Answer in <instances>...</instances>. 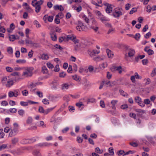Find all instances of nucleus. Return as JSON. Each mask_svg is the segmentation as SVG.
Segmentation results:
<instances>
[{"mask_svg": "<svg viewBox=\"0 0 156 156\" xmlns=\"http://www.w3.org/2000/svg\"><path fill=\"white\" fill-rule=\"evenodd\" d=\"M33 69V68L32 67L25 68L24 69V70L23 72L22 76L26 77L31 76L32 75V71Z\"/></svg>", "mask_w": 156, "mask_h": 156, "instance_id": "obj_1", "label": "nucleus"}, {"mask_svg": "<svg viewBox=\"0 0 156 156\" xmlns=\"http://www.w3.org/2000/svg\"><path fill=\"white\" fill-rule=\"evenodd\" d=\"M43 0H40L38 2L35 3L34 5L33 6L35 7V11L37 13H38L40 12L41 9V5L43 4Z\"/></svg>", "mask_w": 156, "mask_h": 156, "instance_id": "obj_2", "label": "nucleus"}, {"mask_svg": "<svg viewBox=\"0 0 156 156\" xmlns=\"http://www.w3.org/2000/svg\"><path fill=\"white\" fill-rule=\"evenodd\" d=\"M78 25L76 27V30L79 31H84L87 29L86 26L80 21H78Z\"/></svg>", "mask_w": 156, "mask_h": 156, "instance_id": "obj_3", "label": "nucleus"}, {"mask_svg": "<svg viewBox=\"0 0 156 156\" xmlns=\"http://www.w3.org/2000/svg\"><path fill=\"white\" fill-rule=\"evenodd\" d=\"M104 4L107 7L105 9L106 12L108 13L111 12L112 9L111 5L107 3H104Z\"/></svg>", "mask_w": 156, "mask_h": 156, "instance_id": "obj_4", "label": "nucleus"}, {"mask_svg": "<svg viewBox=\"0 0 156 156\" xmlns=\"http://www.w3.org/2000/svg\"><path fill=\"white\" fill-rule=\"evenodd\" d=\"M112 71H114L115 70L118 71L119 74L121 73L122 72V68L120 66H114L111 69Z\"/></svg>", "mask_w": 156, "mask_h": 156, "instance_id": "obj_5", "label": "nucleus"}, {"mask_svg": "<svg viewBox=\"0 0 156 156\" xmlns=\"http://www.w3.org/2000/svg\"><path fill=\"white\" fill-rule=\"evenodd\" d=\"M14 83V82L13 79L9 77L5 85L7 87H10L13 85Z\"/></svg>", "mask_w": 156, "mask_h": 156, "instance_id": "obj_6", "label": "nucleus"}, {"mask_svg": "<svg viewBox=\"0 0 156 156\" xmlns=\"http://www.w3.org/2000/svg\"><path fill=\"white\" fill-rule=\"evenodd\" d=\"M149 47L146 46L144 48L145 51L149 55H152L154 53V52L152 50L149 49Z\"/></svg>", "mask_w": 156, "mask_h": 156, "instance_id": "obj_7", "label": "nucleus"}, {"mask_svg": "<svg viewBox=\"0 0 156 156\" xmlns=\"http://www.w3.org/2000/svg\"><path fill=\"white\" fill-rule=\"evenodd\" d=\"M122 15V12L119 9L115 10L113 13V16L115 17H119Z\"/></svg>", "mask_w": 156, "mask_h": 156, "instance_id": "obj_8", "label": "nucleus"}, {"mask_svg": "<svg viewBox=\"0 0 156 156\" xmlns=\"http://www.w3.org/2000/svg\"><path fill=\"white\" fill-rule=\"evenodd\" d=\"M52 145L51 144L47 142L40 143L37 144L38 146L40 147H49Z\"/></svg>", "mask_w": 156, "mask_h": 156, "instance_id": "obj_9", "label": "nucleus"}, {"mask_svg": "<svg viewBox=\"0 0 156 156\" xmlns=\"http://www.w3.org/2000/svg\"><path fill=\"white\" fill-rule=\"evenodd\" d=\"M53 9L55 10H59L61 11H62L64 10L63 7L62 5H54L53 7Z\"/></svg>", "mask_w": 156, "mask_h": 156, "instance_id": "obj_10", "label": "nucleus"}, {"mask_svg": "<svg viewBox=\"0 0 156 156\" xmlns=\"http://www.w3.org/2000/svg\"><path fill=\"white\" fill-rule=\"evenodd\" d=\"M9 76L3 77L1 80V82L3 84H6L9 78Z\"/></svg>", "mask_w": 156, "mask_h": 156, "instance_id": "obj_11", "label": "nucleus"}, {"mask_svg": "<svg viewBox=\"0 0 156 156\" xmlns=\"http://www.w3.org/2000/svg\"><path fill=\"white\" fill-rule=\"evenodd\" d=\"M106 53L108 58H112L113 57V53L110 50L107 49L106 50Z\"/></svg>", "mask_w": 156, "mask_h": 156, "instance_id": "obj_12", "label": "nucleus"}, {"mask_svg": "<svg viewBox=\"0 0 156 156\" xmlns=\"http://www.w3.org/2000/svg\"><path fill=\"white\" fill-rule=\"evenodd\" d=\"M135 53V51L133 49H129L128 53V56L129 57H133Z\"/></svg>", "mask_w": 156, "mask_h": 156, "instance_id": "obj_13", "label": "nucleus"}, {"mask_svg": "<svg viewBox=\"0 0 156 156\" xmlns=\"http://www.w3.org/2000/svg\"><path fill=\"white\" fill-rule=\"evenodd\" d=\"M104 82V86L107 87L111 86L110 81L108 80H103L102 81Z\"/></svg>", "mask_w": 156, "mask_h": 156, "instance_id": "obj_14", "label": "nucleus"}, {"mask_svg": "<svg viewBox=\"0 0 156 156\" xmlns=\"http://www.w3.org/2000/svg\"><path fill=\"white\" fill-rule=\"evenodd\" d=\"M39 139V137H34L31 139H30L28 142L30 143H33L35 142L36 141L38 140Z\"/></svg>", "mask_w": 156, "mask_h": 156, "instance_id": "obj_15", "label": "nucleus"}, {"mask_svg": "<svg viewBox=\"0 0 156 156\" xmlns=\"http://www.w3.org/2000/svg\"><path fill=\"white\" fill-rule=\"evenodd\" d=\"M17 38L14 35H10L9 37V41H13L15 39H17L19 38L18 36H16Z\"/></svg>", "mask_w": 156, "mask_h": 156, "instance_id": "obj_16", "label": "nucleus"}, {"mask_svg": "<svg viewBox=\"0 0 156 156\" xmlns=\"http://www.w3.org/2000/svg\"><path fill=\"white\" fill-rule=\"evenodd\" d=\"M33 154L34 156H41V154L39 151L37 150H35L34 151Z\"/></svg>", "mask_w": 156, "mask_h": 156, "instance_id": "obj_17", "label": "nucleus"}, {"mask_svg": "<svg viewBox=\"0 0 156 156\" xmlns=\"http://www.w3.org/2000/svg\"><path fill=\"white\" fill-rule=\"evenodd\" d=\"M98 19H99L101 21L104 23V22L107 21L108 20L106 17L104 16L103 15L100 16L98 17Z\"/></svg>", "mask_w": 156, "mask_h": 156, "instance_id": "obj_18", "label": "nucleus"}, {"mask_svg": "<svg viewBox=\"0 0 156 156\" xmlns=\"http://www.w3.org/2000/svg\"><path fill=\"white\" fill-rule=\"evenodd\" d=\"M69 85L67 83L63 84L62 85V90L67 89L69 87Z\"/></svg>", "mask_w": 156, "mask_h": 156, "instance_id": "obj_19", "label": "nucleus"}, {"mask_svg": "<svg viewBox=\"0 0 156 156\" xmlns=\"http://www.w3.org/2000/svg\"><path fill=\"white\" fill-rule=\"evenodd\" d=\"M12 92L14 93V94L15 97H16L17 96L20 95V92L19 90H15L13 91H12Z\"/></svg>", "mask_w": 156, "mask_h": 156, "instance_id": "obj_20", "label": "nucleus"}, {"mask_svg": "<svg viewBox=\"0 0 156 156\" xmlns=\"http://www.w3.org/2000/svg\"><path fill=\"white\" fill-rule=\"evenodd\" d=\"M10 132L9 133V136L10 137H11L15 136L16 134V132L14 129L12 130L11 129Z\"/></svg>", "mask_w": 156, "mask_h": 156, "instance_id": "obj_21", "label": "nucleus"}, {"mask_svg": "<svg viewBox=\"0 0 156 156\" xmlns=\"http://www.w3.org/2000/svg\"><path fill=\"white\" fill-rule=\"evenodd\" d=\"M58 41L60 43L62 42L63 41H67V39H66V36L60 37L58 38Z\"/></svg>", "mask_w": 156, "mask_h": 156, "instance_id": "obj_22", "label": "nucleus"}, {"mask_svg": "<svg viewBox=\"0 0 156 156\" xmlns=\"http://www.w3.org/2000/svg\"><path fill=\"white\" fill-rule=\"evenodd\" d=\"M74 36H75L72 35H68V36H66V39H67V41H68L69 40L73 41Z\"/></svg>", "mask_w": 156, "mask_h": 156, "instance_id": "obj_23", "label": "nucleus"}, {"mask_svg": "<svg viewBox=\"0 0 156 156\" xmlns=\"http://www.w3.org/2000/svg\"><path fill=\"white\" fill-rule=\"evenodd\" d=\"M26 62V60H25V59H18V60H17L16 61V62L18 63H19V64H24Z\"/></svg>", "mask_w": 156, "mask_h": 156, "instance_id": "obj_24", "label": "nucleus"}, {"mask_svg": "<svg viewBox=\"0 0 156 156\" xmlns=\"http://www.w3.org/2000/svg\"><path fill=\"white\" fill-rule=\"evenodd\" d=\"M18 112L20 115L22 117L24 116L25 114V111L23 110L22 109H20L18 111Z\"/></svg>", "mask_w": 156, "mask_h": 156, "instance_id": "obj_25", "label": "nucleus"}, {"mask_svg": "<svg viewBox=\"0 0 156 156\" xmlns=\"http://www.w3.org/2000/svg\"><path fill=\"white\" fill-rule=\"evenodd\" d=\"M41 58L42 59L47 60L48 58V56L46 54H43L41 55Z\"/></svg>", "mask_w": 156, "mask_h": 156, "instance_id": "obj_26", "label": "nucleus"}, {"mask_svg": "<svg viewBox=\"0 0 156 156\" xmlns=\"http://www.w3.org/2000/svg\"><path fill=\"white\" fill-rule=\"evenodd\" d=\"M55 107L53 108H48L46 109V110H45L44 115H45L48 114L49 112L51 111L55 108Z\"/></svg>", "mask_w": 156, "mask_h": 156, "instance_id": "obj_27", "label": "nucleus"}, {"mask_svg": "<svg viewBox=\"0 0 156 156\" xmlns=\"http://www.w3.org/2000/svg\"><path fill=\"white\" fill-rule=\"evenodd\" d=\"M108 64L106 62H104L100 65V67L101 69H104L107 66Z\"/></svg>", "mask_w": 156, "mask_h": 156, "instance_id": "obj_28", "label": "nucleus"}, {"mask_svg": "<svg viewBox=\"0 0 156 156\" xmlns=\"http://www.w3.org/2000/svg\"><path fill=\"white\" fill-rule=\"evenodd\" d=\"M51 40L53 41H55L57 40V37L55 34H51Z\"/></svg>", "mask_w": 156, "mask_h": 156, "instance_id": "obj_29", "label": "nucleus"}, {"mask_svg": "<svg viewBox=\"0 0 156 156\" xmlns=\"http://www.w3.org/2000/svg\"><path fill=\"white\" fill-rule=\"evenodd\" d=\"M42 72L44 74H46L47 73L48 69L45 66H43L42 67Z\"/></svg>", "mask_w": 156, "mask_h": 156, "instance_id": "obj_30", "label": "nucleus"}, {"mask_svg": "<svg viewBox=\"0 0 156 156\" xmlns=\"http://www.w3.org/2000/svg\"><path fill=\"white\" fill-rule=\"evenodd\" d=\"M76 105V106L79 108H80L82 107V108H83L84 107V105L82 104V102L77 103Z\"/></svg>", "mask_w": 156, "mask_h": 156, "instance_id": "obj_31", "label": "nucleus"}, {"mask_svg": "<svg viewBox=\"0 0 156 156\" xmlns=\"http://www.w3.org/2000/svg\"><path fill=\"white\" fill-rule=\"evenodd\" d=\"M20 149H17V151H11V153H13L14 155H19L20 154V153L19 152V151Z\"/></svg>", "mask_w": 156, "mask_h": 156, "instance_id": "obj_32", "label": "nucleus"}, {"mask_svg": "<svg viewBox=\"0 0 156 156\" xmlns=\"http://www.w3.org/2000/svg\"><path fill=\"white\" fill-rule=\"evenodd\" d=\"M82 18L87 23H89V19L85 15H83Z\"/></svg>", "mask_w": 156, "mask_h": 156, "instance_id": "obj_33", "label": "nucleus"}, {"mask_svg": "<svg viewBox=\"0 0 156 156\" xmlns=\"http://www.w3.org/2000/svg\"><path fill=\"white\" fill-rule=\"evenodd\" d=\"M119 92L120 94L124 96H128V94L126 92H125L123 90H119Z\"/></svg>", "mask_w": 156, "mask_h": 156, "instance_id": "obj_34", "label": "nucleus"}, {"mask_svg": "<svg viewBox=\"0 0 156 156\" xmlns=\"http://www.w3.org/2000/svg\"><path fill=\"white\" fill-rule=\"evenodd\" d=\"M134 100L135 102L137 103L142 101L141 98L139 96L136 97L134 98Z\"/></svg>", "mask_w": 156, "mask_h": 156, "instance_id": "obj_35", "label": "nucleus"}, {"mask_svg": "<svg viewBox=\"0 0 156 156\" xmlns=\"http://www.w3.org/2000/svg\"><path fill=\"white\" fill-rule=\"evenodd\" d=\"M73 78L74 80L77 81H80V79L79 76H78L77 75H75L73 76Z\"/></svg>", "mask_w": 156, "mask_h": 156, "instance_id": "obj_36", "label": "nucleus"}, {"mask_svg": "<svg viewBox=\"0 0 156 156\" xmlns=\"http://www.w3.org/2000/svg\"><path fill=\"white\" fill-rule=\"evenodd\" d=\"M70 94L68 95H66L64 97V99L67 101H69L70 100Z\"/></svg>", "mask_w": 156, "mask_h": 156, "instance_id": "obj_37", "label": "nucleus"}, {"mask_svg": "<svg viewBox=\"0 0 156 156\" xmlns=\"http://www.w3.org/2000/svg\"><path fill=\"white\" fill-rule=\"evenodd\" d=\"M91 28L94 30L95 32H97L98 30V26L92 25Z\"/></svg>", "mask_w": 156, "mask_h": 156, "instance_id": "obj_38", "label": "nucleus"}, {"mask_svg": "<svg viewBox=\"0 0 156 156\" xmlns=\"http://www.w3.org/2000/svg\"><path fill=\"white\" fill-rule=\"evenodd\" d=\"M135 111L136 112L138 113H141L142 114H143L145 113V111L144 110H143L141 109H135Z\"/></svg>", "mask_w": 156, "mask_h": 156, "instance_id": "obj_39", "label": "nucleus"}, {"mask_svg": "<svg viewBox=\"0 0 156 156\" xmlns=\"http://www.w3.org/2000/svg\"><path fill=\"white\" fill-rule=\"evenodd\" d=\"M95 150L96 152L100 154H102L103 151V150H100L99 148L98 147L96 148L95 149Z\"/></svg>", "mask_w": 156, "mask_h": 156, "instance_id": "obj_40", "label": "nucleus"}, {"mask_svg": "<svg viewBox=\"0 0 156 156\" xmlns=\"http://www.w3.org/2000/svg\"><path fill=\"white\" fill-rule=\"evenodd\" d=\"M34 24L36 26L37 28H39L41 27V25L37 20H35L34 22Z\"/></svg>", "mask_w": 156, "mask_h": 156, "instance_id": "obj_41", "label": "nucleus"}, {"mask_svg": "<svg viewBox=\"0 0 156 156\" xmlns=\"http://www.w3.org/2000/svg\"><path fill=\"white\" fill-rule=\"evenodd\" d=\"M156 74V68H154L152 71V72L151 74V76L153 77L155 76Z\"/></svg>", "mask_w": 156, "mask_h": 156, "instance_id": "obj_42", "label": "nucleus"}, {"mask_svg": "<svg viewBox=\"0 0 156 156\" xmlns=\"http://www.w3.org/2000/svg\"><path fill=\"white\" fill-rule=\"evenodd\" d=\"M20 104L21 106H27L28 105V101L27 102L21 101L20 102Z\"/></svg>", "mask_w": 156, "mask_h": 156, "instance_id": "obj_43", "label": "nucleus"}, {"mask_svg": "<svg viewBox=\"0 0 156 156\" xmlns=\"http://www.w3.org/2000/svg\"><path fill=\"white\" fill-rule=\"evenodd\" d=\"M91 21L92 23V25L98 26V23L94 18L91 19Z\"/></svg>", "mask_w": 156, "mask_h": 156, "instance_id": "obj_44", "label": "nucleus"}, {"mask_svg": "<svg viewBox=\"0 0 156 156\" xmlns=\"http://www.w3.org/2000/svg\"><path fill=\"white\" fill-rule=\"evenodd\" d=\"M108 151L111 155H113L114 154L113 149L112 147H110L109 148Z\"/></svg>", "mask_w": 156, "mask_h": 156, "instance_id": "obj_45", "label": "nucleus"}, {"mask_svg": "<svg viewBox=\"0 0 156 156\" xmlns=\"http://www.w3.org/2000/svg\"><path fill=\"white\" fill-rule=\"evenodd\" d=\"M38 111L39 112L41 113H43L44 114L45 110L42 107L40 106L39 107Z\"/></svg>", "mask_w": 156, "mask_h": 156, "instance_id": "obj_46", "label": "nucleus"}, {"mask_svg": "<svg viewBox=\"0 0 156 156\" xmlns=\"http://www.w3.org/2000/svg\"><path fill=\"white\" fill-rule=\"evenodd\" d=\"M42 102L45 105H48L49 103L48 100L46 98H44L43 99Z\"/></svg>", "mask_w": 156, "mask_h": 156, "instance_id": "obj_47", "label": "nucleus"}, {"mask_svg": "<svg viewBox=\"0 0 156 156\" xmlns=\"http://www.w3.org/2000/svg\"><path fill=\"white\" fill-rule=\"evenodd\" d=\"M36 94L40 98H42L43 97V93L39 91H37L36 92Z\"/></svg>", "mask_w": 156, "mask_h": 156, "instance_id": "obj_48", "label": "nucleus"}, {"mask_svg": "<svg viewBox=\"0 0 156 156\" xmlns=\"http://www.w3.org/2000/svg\"><path fill=\"white\" fill-rule=\"evenodd\" d=\"M5 69L6 71L9 72H12L13 70L12 68L9 66L6 67L5 68Z\"/></svg>", "mask_w": 156, "mask_h": 156, "instance_id": "obj_49", "label": "nucleus"}, {"mask_svg": "<svg viewBox=\"0 0 156 156\" xmlns=\"http://www.w3.org/2000/svg\"><path fill=\"white\" fill-rule=\"evenodd\" d=\"M32 122V119L30 117H29L27 120V124H30Z\"/></svg>", "mask_w": 156, "mask_h": 156, "instance_id": "obj_50", "label": "nucleus"}, {"mask_svg": "<svg viewBox=\"0 0 156 156\" xmlns=\"http://www.w3.org/2000/svg\"><path fill=\"white\" fill-rule=\"evenodd\" d=\"M111 121L115 125V124L117 122V119L116 118L114 117H112L111 118Z\"/></svg>", "mask_w": 156, "mask_h": 156, "instance_id": "obj_51", "label": "nucleus"}, {"mask_svg": "<svg viewBox=\"0 0 156 156\" xmlns=\"http://www.w3.org/2000/svg\"><path fill=\"white\" fill-rule=\"evenodd\" d=\"M151 33L150 32H149L144 35V37L145 38L147 39L151 36Z\"/></svg>", "mask_w": 156, "mask_h": 156, "instance_id": "obj_52", "label": "nucleus"}, {"mask_svg": "<svg viewBox=\"0 0 156 156\" xmlns=\"http://www.w3.org/2000/svg\"><path fill=\"white\" fill-rule=\"evenodd\" d=\"M22 94L23 96H27L28 94V92L26 90H25L22 91Z\"/></svg>", "mask_w": 156, "mask_h": 156, "instance_id": "obj_53", "label": "nucleus"}, {"mask_svg": "<svg viewBox=\"0 0 156 156\" xmlns=\"http://www.w3.org/2000/svg\"><path fill=\"white\" fill-rule=\"evenodd\" d=\"M42 127V128H45L46 127V125L44 124V122L43 121H41L40 122V126Z\"/></svg>", "mask_w": 156, "mask_h": 156, "instance_id": "obj_54", "label": "nucleus"}, {"mask_svg": "<svg viewBox=\"0 0 156 156\" xmlns=\"http://www.w3.org/2000/svg\"><path fill=\"white\" fill-rule=\"evenodd\" d=\"M33 53L34 51L32 50H31L29 52L28 56L30 58H31L32 57Z\"/></svg>", "mask_w": 156, "mask_h": 156, "instance_id": "obj_55", "label": "nucleus"}, {"mask_svg": "<svg viewBox=\"0 0 156 156\" xmlns=\"http://www.w3.org/2000/svg\"><path fill=\"white\" fill-rule=\"evenodd\" d=\"M9 112L12 113H16L17 112V109L16 108H13L9 109Z\"/></svg>", "mask_w": 156, "mask_h": 156, "instance_id": "obj_56", "label": "nucleus"}, {"mask_svg": "<svg viewBox=\"0 0 156 156\" xmlns=\"http://www.w3.org/2000/svg\"><path fill=\"white\" fill-rule=\"evenodd\" d=\"M140 34L139 33H136L135 34L134 38L136 40H138L140 39Z\"/></svg>", "mask_w": 156, "mask_h": 156, "instance_id": "obj_57", "label": "nucleus"}, {"mask_svg": "<svg viewBox=\"0 0 156 156\" xmlns=\"http://www.w3.org/2000/svg\"><path fill=\"white\" fill-rule=\"evenodd\" d=\"M8 96L9 98H11L13 97H15V95L14 94V93L12 91H10L8 93Z\"/></svg>", "mask_w": 156, "mask_h": 156, "instance_id": "obj_58", "label": "nucleus"}, {"mask_svg": "<svg viewBox=\"0 0 156 156\" xmlns=\"http://www.w3.org/2000/svg\"><path fill=\"white\" fill-rule=\"evenodd\" d=\"M1 105L2 106H6L8 105V103L6 101H3L2 102Z\"/></svg>", "mask_w": 156, "mask_h": 156, "instance_id": "obj_59", "label": "nucleus"}, {"mask_svg": "<svg viewBox=\"0 0 156 156\" xmlns=\"http://www.w3.org/2000/svg\"><path fill=\"white\" fill-rule=\"evenodd\" d=\"M59 70V67L58 65H57L54 68V70L55 72H58Z\"/></svg>", "mask_w": 156, "mask_h": 156, "instance_id": "obj_60", "label": "nucleus"}, {"mask_svg": "<svg viewBox=\"0 0 156 156\" xmlns=\"http://www.w3.org/2000/svg\"><path fill=\"white\" fill-rule=\"evenodd\" d=\"M137 11V9L136 8H133L132 9L130 10L129 12V14H133L134 12H136Z\"/></svg>", "mask_w": 156, "mask_h": 156, "instance_id": "obj_61", "label": "nucleus"}, {"mask_svg": "<svg viewBox=\"0 0 156 156\" xmlns=\"http://www.w3.org/2000/svg\"><path fill=\"white\" fill-rule=\"evenodd\" d=\"M77 141L79 143H80L82 142L83 140L80 137L78 136L77 138Z\"/></svg>", "mask_w": 156, "mask_h": 156, "instance_id": "obj_62", "label": "nucleus"}, {"mask_svg": "<svg viewBox=\"0 0 156 156\" xmlns=\"http://www.w3.org/2000/svg\"><path fill=\"white\" fill-rule=\"evenodd\" d=\"M7 51L9 54H12L13 52V50L12 48L9 47L8 48Z\"/></svg>", "mask_w": 156, "mask_h": 156, "instance_id": "obj_63", "label": "nucleus"}, {"mask_svg": "<svg viewBox=\"0 0 156 156\" xmlns=\"http://www.w3.org/2000/svg\"><path fill=\"white\" fill-rule=\"evenodd\" d=\"M47 67L49 69H52L54 67L53 65L51 63L48 62L47 64Z\"/></svg>", "mask_w": 156, "mask_h": 156, "instance_id": "obj_64", "label": "nucleus"}]
</instances>
